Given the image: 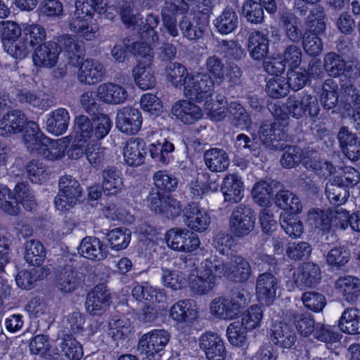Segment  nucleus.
I'll return each mask as SVG.
<instances>
[{
	"label": "nucleus",
	"mask_w": 360,
	"mask_h": 360,
	"mask_svg": "<svg viewBox=\"0 0 360 360\" xmlns=\"http://www.w3.org/2000/svg\"><path fill=\"white\" fill-rule=\"evenodd\" d=\"M339 99L338 86L333 79H327L322 84L320 101L323 108L335 112Z\"/></svg>",
	"instance_id": "nucleus-41"
},
{
	"label": "nucleus",
	"mask_w": 360,
	"mask_h": 360,
	"mask_svg": "<svg viewBox=\"0 0 360 360\" xmlns=\"http://www.w3.org/2000/svg\"><path fill=\"white\" fill-rule=\"evenodd\" d=\"M25 173L31 182L41 184L46 181L49 173L46 165L37 160H32L26 165Z\"/></svg>",
	"instance_id": "nucleus-57"
},
{
	"label": "nucleus",
	"mask_w": 360,
	"mask_h": 360,
	"mask_svg": "<svg viewBox=\"0 0 360 360\" xmlns=\"http://www.w3.org/2000/svg\"><path fill=\"white\" fill-rule=\"evenodd\" d=\"M75 131L76 141L86 143L94 137L93 122L85 115L77 116L75 119Z\"/></svg>",
	"instance_id": "nucleus-60"
},
{
	"label": "nucleus",
	"mask_w": 360,
	"mask_h": 360,
	"mask_svg": "<svg viewBox=\"0 0 360 360\" xmlns=\"http://www.w3.org/2000/svg\"><path fill=\"white\" fill-rule=\"evenodd\" d=\"M258 136L266 148L278 150L279 141L284 139L286 134L279 121L265 120L259 127Z\"/></svg>",
	"instance_id": "nucleus-11"
},
{
	"label": "nucleus",
	"mask_w": 360,
	"mask_h": 360,
	"mask_svg": "<svg viewBox=\"0 0 360 360\" xmlns=\"http://www.w3.org/2000/svg\"><path fill=\"white\" fill-rule=\"evenodd\" d=\"M229 110L233 125L248 129L252 124V120L246 110L238 103L231 102Z\"/></svg>",
	"instance_id": "nucleus-64"
},
{
	"label": "nucleus",
	"mask_w": 360,
	"mask_h": 360,
	"mask_svg": "<svg viewBox=\"0 0 360 360\" xmlns=\"http://www.w3.org/2000/svg\"><path fill=\"white\" fill-rule=\"evenodd\" d=\"M215 83L204 72L188 75L184 79V94L190 99L201 101L212 96Z\"/></svg>",
	"instance_id": "nucleus-4"
},
{
	"label": "nucleus",
	"mask_w": 360,
	"mask_h": 360,
	"mask_svg": "<svg viewBox=\"0 0 360 360\" xmlns=\"http://www.w3.org/2000/svg\"><path fill=\"white\" fill-rule=\"evenodd\" d=\"M204 68L205 73L210 76L216 84L220 85L225 80L226 66L219 56L213 55L207 57Z\"/></svg>",
	"instance_id": "nucleus-48"
},
{
	"label": "nucleus",
	"mask_w": 360,
	"mask_h": 360,
	"mask_svg": "<svg viewBox=\"0 0 360 360\" xmlns=\"http://www.w3.org/2000/svg\"><path fill=\"white\" fill-rule=\"evenodd\" d=\"M105 73V69L99 61L86 59L81 64L77 78L81 83L91 85L101 82Z\"/></svg>",
	"instance_id": "nucleus-19"
},
{
	"label": "nucleus",
	"mask_w": 360,
	"mask_h": 360,
	"mask_svg": "<svg viewBox=\"0 0 360 360\" xmlns=\"http://www.w3.org/2000/svg\"><path fill=\"white\" fill-rule=\"evenodd\" d=\"M329 210H323L319 208H314L308 212L307 219L309 224L315 229L323 231L330 229V217Z\"/></svg>",
	"instance_id": "nucleus-63"
},
{
	"label": "nucleus",
	"mask_w": 360,
	"mask_h": 360,
	"mask_svg": "<svg viewBox=\"0 0 360 360\" xmlns=\"http://www.w3.org/2000/svg\"><path fill=\"white\" fill-rule=\"evenodd\" d=\"M238 25V18L233 8L226 7L216 18L214 25L217 31L222 34L233 32Z\"/></svg>",
	"instance_id": "nucleus-44"
},
{
	"label": "nucleus",
	"mask_w": 360,
	"mask_h": 360,
	"mask_svg": "<svg viewBox=\"0 0 360 360\" xmlns=\"http://www.w3.org/2000/svg\"><path fill=\"white\" fill-rule=\"evenodd\" d=\"M81 285V278L71 266H65L57 278L56 286L63 293H71Z\"/></svg>",
	"instance_id": "nucleus-39"
},
{
	"label": "nucleus",
	"mask_w": 360,
	"mask_h": 360,
	"mask_svg": "<svg viewBox=\"0 0 360 360\" xmlns=\"http://www.w3.org/2000/svg\"><path fill=\"white\" fill-rule=\"evenodd\" d=\"M335 287L340 290L347 302L354 303L360 296V279L355 276H346L339 278Z\"/></svg>",
	"instance_id": "nucleus-34"
},
{
	"label": "nucleus",
	"mask_w": 360,
	"mask_h": 360,
	"mask_svg": "<svg viewBox=\"0 0 360 360\" xmlns=\"http://www.w3.org/2000/svg\"><path fill=\"white\" fill-rule=\"evenodd\" d=\"M79 252L84 257L92 261H101L106 258L108 250L107 246L98 238L87 236L82 239Z\"/></svg>",
	"instance_id": "nucleus-21"
},
{
	"label": "nucleus",
	"mask_w": 360,
	"mask_h": 360,
	"mask_svg": "<svg viewBox=\"0 0 360 360\" xmlns=\"http://www.w3.org/2000/svg\"><path fill=\"white\" fill-rule=\"evenodd\" d=\"M55 43L59 48L60 52L63 51L69 59L77 58V63L83 55V42L79 41L75 36L69 34H63L56 37Z\"/></svg>",
	"instance_id": "nucleus-31"
},
{
	"label": "nucleus",
	"mask_w": 360,
	"mask_h": 360,
	"mask_svg": "<svg viewBox=\"0 0 360 360\" xmlns=\"http://www.w3.org/2000/svg\"><path fill=\"white\" fill-rule=\"evenodd\" d=\"M60 50L55 41H48L38 46L32 55L36 66L52 68L58 62Z\"/></svg>",
	"instance_id": "nucleus-18"
},
{
	"label": "nucleus",
	"mask_w": 360,
	"mask_h": 360,
	"mask_svg": "<svg viewBox=\"0 0 360 360\" xmlns=\"http://www.w3.org/2000/svg\"><path fill=\"white\" fill-rule=\"evenodd\" d=\"M179 28L183 36L191 41L202 38L206 25L198 19L193 18L191 20L184 15L179 22Z\"/></svg>",
	"instance_id": "nucleus-45"
},
{
	"label": "nucleus",
	"mask_w": 360,
	"mask_h": 360,
	"mask_svg": "<svg viewBox=\"0 0 360 360\" xmlns=\"http://www.w3.org/2000/svg\"><path fill=\"white\" fill-rule=\"evenodd\" d=\"M350 259V250L345 245L333 247L326 256L327 264L335 269H342L349 262Z\"/></svg>",
	"instance_id": "nucleus-49"
},
{
	"label": "nucleus",
	"mask_w": 360,
	"mask_h": 360,
	"mask_svg": "<svg viewBox=\"0 0 360 360\" xmlns=\"http://www.w3.org/2000/svg\"><path fill=\"white\" fill-rule=\"evenodd\" d=\"M70 120L68 110L64 108H58L48 115L46 129L49 133L53 135L60 136L66 132Z\"/></svg>",
	"instance_id": "nucleus-24"
},
{
	"label": "nucleus",
	"mask_w": 360,
	"mask_h": 360,
	"mask_svg": "<svg viewBox=\"0 0 360 360\" xmlns=\"http://www.w3.org/2000/svg\"><path fill=\"white\" fill-rule=\"evenodd\" d=\"M131 322L124 316H112L108 323L109 333L115 340L124 339L130 332Z\"/></svg>",
	"instance_id": "nucleus-58"
},
{
	"label": "nucleus",
	"mask_w": 360,
	"mask_h": 360,
	"mask_svg": "<svg viewBox=\"0 0 360 360\" xmlns=\"http://www.w3.org/2000/svg\"><path fill=\"white\" fill-rule=\"evenodd\" d=\"M26 120L25 113L19 110L8 111L0 120V134L10 136L20 132Z\"/></svg>",
	"instance_id": "nucleus-22"
},
{
	"label": "nucleus",
	"mask_w": 360,
	"mask_h": 360,
	"mask_svg": "<svg viewBox=\"0 0 360 360\" xmlns=\"http://www.w3.org/2000/svg\"><path fill=\"white\" fill-rule=\"evenodd\" d=\"M274 202L280 208L293 214L300 212L302 208L299 198L288 190L278 191L274 197Z\"/></svg>",
	"instance_id": "nucleus-47"
},
{
	"label": "nucleus",
	"mask_w": 360,
	"mask_h": 360,
	"mask_svg": "<svg viewBox=\"0 0 360 360\" xmlns=\"http://www.w3.org/2000/svg\"><path fill=\"white\" fill-rule=\"evenodd\" d=\"M14 198L20 202L24 208L32 211L36 207L34 195L26 182H20L15 185L13 190Z\"/></svg>",
	"instance_id": "nucleus-55"
},
{
	"label": "nucleus",
	"mask_w": 360,
	"mask_h": 360,
	"mask_svg": "<svg viewBox=\"0 0 360 360\" xmlns=\"http://www.w3.org/2000/svg\"><path fill=\"white\" fill-rule=\"evenodd\" d=\"M111 304V293L104 283L94 286L86 295L85 308L92 316L103 314Z\"/></svg>",
	"instance_id": "nucleus-8"
},
{
	"label": "nucleus",
	"mask_w": 360,
	"mask_h": 360,
	"mask_svg": "<svg viewBox=\"0 0 360 360\" xmlns=\"http://www.w3.org/2000/svg\"><path fill=\"white\" fill-rule=\"evenodd\" d=\"M285 108L289 114L297 120L307 115L315 117L320 111L316 97L305 92L290 96L286 100Z\"/></svg>",
	"instance_id": "nucleus-3"
},
{
	"label": "nucleus",
	"mask_w": 360,
	"mask_h": 360,
	"mask_svg": "<svg viewBox=\"0 0 360 360\" xmlns=\"http://www.w3.org/2000/svg\"><path fill=\"white\" fill-rule=\"evenodd\" d=\"M264 6L254 0H248L243 5V15L252 24H261L264 21Z\"/></svg>",
	"instance_id": "nucleus-61"
},
{
	"label": "nucleus",
	"mask_w": 360,
	"mask_h": 360,
	"mask_svg": "<svg viewBox=\"0 0 360 360\" xmlns=\"http://www.w3.org/2000/svg\"><path fill=\"white\" fill-rule=\"evenodd\" d=\"M326 15L323 6L316 5L311 7L310 14L305 18L304 22L307 27L305 32L318 36L323 34L326 28Z\"/></svg>",
	"instance_id": "nucleus-36"
},
{
	"label": "nucleus",
	"mask_w": 360,
	"mask_h": 360,
	"mask_svg": "<svg viewBox=\"0 0 360 360\" xmlns=\"http://www.w3.org/2000/svg\"><path fill=\"white\" fill-rule=\"evenodd\" d=\"M146 154V143L139 138L129 139L123 149L124 160L131 167L141 165L144 162Z\"/></svg>",
	"instance_id": "nucleus-20"
},
{
	"label": "nucleus",
	"mask_w": 360,
	"mask_h": 360,
	"mask_svg": "<svg viewBox=\"0 0 360 360\" xmlns=\"http://www.w3.org/2000/svg\"><path fill=\"white\" fill-rule=\"evenodd\" d=\"M284 314L285 319L292 323L301 335L308 337L314 333L316 326L314 319L309 314L303 313L301 307L294 306L286 309Z\"/></svg>",
	"instance_id": "nucleus-17"
},
{
	"label": "nucleus",
	"mask_w": 360,
	"mask_h": 360,
	"mask_svg": "<svg viewBox=\"0 0 360 360\" xmlns=\"http://www.w3.org/2000/svg\"><path fill=\"white\" fill-rule=\"evenodd\" d=\"M338 328L345 333L360 334V310L355 307L347 308L338 321Z\"/></svg>",
	"instance_id": "nucleus-38"
},
{
	"label": "nucleus",
	"mask_w": 360,
	"mask_h": 360,
	"mask_svg": "<svg viewBox=\"0 0 360 360\" xmlns=\"http://www.w3.org/2000/svg\"><path fill=\"white\" fill-rule=\"evenodd\" d=\"M279 25L285 37L292 43L297 44L304 37L301 20L295 13L288 11L280 13Z\"/></svg>",
	"instance_id": "nucleus-16"
},
{
	"label": "nucleus",
	"mask_w": 360,
	"mask_h": 360,
	"mask_svg": "<svg viewBox=\"0 0 360 360\" xmlns=\"http://www.w3.org/2000/svg\"><path fill=\"white\" fill-rule=\"evenodd\" d=\"M207 167L213 172H221L229 166L230 160L226 152L221 148H212L204 153Z\"/></svg>",
	"instance_id": "nucleus-32"
},
{
	"label": "nucleus",
	"mask_w": 360,
	"mask_h": 360,
	"mask_svg": "<svg viewBox=\"0 0 360 360\" xmlns=\"http://www.w3.org/2000/svg\"><path fill=\"white\" fill-rule=\"evenodd\" d=\"M142 122L141 112L137 108L126 106L120 109L117 114V127L126 134H136L140 130Z\"/></svg>",
	"instance_id": "nucleus-10"
},
{
	"label": "nucleus",
	"mask_w": 360,
	"mask_h": 360,
	"mask_svg": "<svg viewBox=\"0 0 360 360\" xmlns=\"http://www.w3.org/2000/svg\"><path fill=\"white\" fill-rule=\"evenodd\" d=\"M49 274V270L44 267L20 271L16 276V283L22 289L30 290L34 287L37 281L44 279Z\"/></svg>",
	"instance_id": "nucleus-43"
},
{
	"label": "nucleus",
	"mask_w": 360,
	"mask_h": 360,
	"mask_svg": "<svg viewBox=\"0 0 360 360\" xmlns=\"http://www.w3.org/2000/svg\"><path fill=\"white\" fill-rule=\"evenodd\" d=\"M25 261L32 266H39L44 262L46 252L44 245L39 240H30L25 245Z\"/></svg>",
	"instance_id": "nucleus-50"
},
{
	"label": "nucleus",
	"mask_w": 360,
	"mask_h": 360,
	"mask_svg": "<svg viewBox=\"0 0 360 360\" xmlns=\"http://www.w3.org/2000/svg\"><path fill=\"white\" fill-rule=\"evenodd\" d=\"M94 15L86 16L82 14L79 16L74 13L69 22L70 30L87 41H91L96 38L99 32V26L92 22Z\"/></svg>",
	"instance_id": "nucleus-15"
},
{
	"label": "nucleus",
	"mask_w": 360,
	"mask_h": 360,
	"mask_svg": "<svg viewBox=\"0 0 360 360\" xmlns=\"http://www.w3.org/2000/svg\"><path fill=\"white\" fill-rule=\"evenodd\" d=\"M97 96L104 103L112 105L123 103L128 97L127 90L112 82L101 84L97 89Z\"/></svg>",
	"instance_id": "nucleus-26"
},
{
	"label": "nucleus",
	"mask_w": 360,
	"mask_h": 360,
	"mask_svg": "<svg viewBox=\"0 0 360 360\" xmlns=\"http://www.w3.org/2000/svg\"><path fill=\"white\" fill-rule=\"evenodd\" d=\"M150 65H143L140 60L132 70L134 81L142 89H152L155 86L156 78Z\"/></svg>",
	"instance_id": "nucleus-42"
},
{
	"label": "nucleus",
	"mask_w": 360,
	"mask_h": 360,
	"mask_svg": "<svg viewBox=\"0 0 360 360\" xmlns=\"http://www.w3.org/2000/svg\"><path fill=\"white\" fill-rule=\"evenodd\" d=\"M83 190L77 180L70 175L61 176L58 181V192L54 203L61 212L73 208L81 200Z\"/></svg>",
	"instance_id": "nucleus-1"
},
{
	"label": "nucleus",
	"mask_w": 360,
	"mask_h": 360,
	"mask_svg": "<svg viewBox=\"0 0 360 360\" xmlns=\"http://www.w3.org/2000/svg\"><path fill=\"white\" fill-rule=\"evenodd\" d=\"M229 262H225L222 258L216 255L205 259L201 263L202 274L209 277H213L216 283L217 278H228Z\"/></svg>",
	"instance_id": "nucleus-33"
},
{
	"label": "nucleus",
	"mask_w": 360,
	"mask_h": 360,
	"mask_svg": "<svg viewBox=\"0 0 360 360\" xmlns=\"http://www.w3.org/2000/svg\"><path fill=\"white\" fill-rule=\"evenodd\" d=\"M321 279L320 266L313 262H304L293 273V283L300 289L313 288L319 284Z\"/></svg>",
	"instance_id": "nucleus-13"
},
{
	"label": "nucleus",
	"mask_w": 360,
	"mask_h": 360,
	"mask_svg": "<svg viewBox=\"0 0 360 360\" xmlns=\"http://www.w3.org/2000/svg\"><path fill=\"white\" fill-rule=\"evenodd\" d=\"M102 190L106 195H116L123 188L121 172L114 167H108L102 172Z\"/></svg>",
	"instance_id": "nucleus-37"
},
{
	"label": "nucleus",
	"mask_w": 360,
	"mask_h": 360,
	"mask_svg": "<svg viewBox=\"0 0 360 360\" xmlns=\"http://www.w3.org/2000/svg\"><path fill=\"white\" fill-rule=\"evenodd\" d=\"M108 240L112 249H125L131 240V231L125 228H116L108 233Z\"/></svg>",
	"instance_id": "nucleus-62"
},
{
	"label": "nucleus",
	"mask_w": 360,
	"mask_h": 360,
	"mask_svg": "<svg viewBox=\"0 0 360 360\" xmlns=\"http://www.w3.org/2000/svg\"><path fill=\"white\" fill-rule=\"evenodd\" d=\"M16 96L19 102L43 110H46L53 105L49 96L41 92L21 89L18 91Z\"/></svg>",
	"instance_id": "nucleus-35"
},
{
	"label": "nucleus",
	"mask_w": 360,
	"mask_h": 360,
	"mask_svg": "<svg viewBox=\"0 0 360 360\" xmlns=\"http://www.w3.org/2000/svg\"><path fill=\"white\" fill-rule=\"evenodd\" d=\"M58 340L60 341L59 347L65 357L70 360H79L83 356V347L72 334H64Z\"/></svg>",
	"instance_id": "nucleus-46"
},
{
	"label": "nucleus",
	"mask_w": 360,
	"mask_h": 360,
	"mask_svg": "<svg viewBox=\"0 0 360 360\" xmlns=\"http://www.w3.org/2000/svg\"><path fill=\"white\" fill-rule=\"evenodd\" d=\"M215 284L213 277L203 275L200 270L197 276L189 278L188 283L190 290L198 295L207 294L214 288Z\"/></svg>",
	"instance_id": "nucleus-56"
},
{
	"label": "nucleus",
	"mask_w": 360,
	"mask_h": 360,
	"mask_svg": "<svg viewBox=\"0 0 360 360\" xmlns=\"http://www.w3.org/2000/svg\"><path fill=\"white\" fill-rule=\"evenodd\" d=\"M172 113L184 124H193L202 117V110L196 104L182 100L176 102L172 108Z\"/></svg>",
	"instance_id": "nucleus-23"
},
{
	"label": "nucleus",
	"mask_w": 360,
	"mask_h": 360,
	"mask_svg": "<svg viewBox=\"0 0 360 360\" xmlns=\"http://www.w3.org/2000/svg\"><path fill=\"white\" fill-rule=\"evenodd\" d=\"M248 50L255 60H264L269 52V39L266 35L258 30L252 32L248 39Z\"/></svg>",
	"instance_id": "nucleus-28"
},
{
	"label": "nucleus",
	"mask_w": 360,
	"mask_h": 360,
	"mask_svg": "<svg viewBox=\"0 0 360 360\" xmlns=\"http://www.w3.org/2000/svg\"><path fill=\"white\" fill-rule=\"evenodd\" d=\"M248 330L240 321L230 323L226 329V336L229 342L237 347L244 346L247 340Z\"/></svg>",
	"instance_id": "nucleus-59"
},
{
	"label": "nucleus",
	"mask_w": 360,
	"mask_h": 360,
	"mask_svg": "<svg viewBox=\"0 0 360 360\" xmlns=\"http://www.w3.org/2000/svg\"><path fill=\"white\" fill-rule=\"evenodd\" d=\"M200 347L208 360H225L226 349L221 337L214 333H203L200 338Z\"/></svg>",
	"instance_id": "nucleus-14"
},
{
	"label": "nucleus",
	"mask_w": 360,
	"mask_h": 360,
	"mask_svg": "<svg viewBox=\"0 0 360 360\" xmlns=\"http://www.w3.org/2000/svg\"><path fill=\"white\" fill-rule=\"evenodd\" d=\"M281 183L271 179L261 180L255 184L252 195L256 203L262 207L271 205V196L275 188H278Z\"/></svg>",
	"instance_id": "nucleus-29"
},
{
	"label": "nucleus",
	"mask_w": 360,
	"mask_h": 360,
	"mask_svg": "<svg viewBox=\"0 0 360 360\" xmlns=\"http://www.w3.org/2000/svg\"><path fill=\"white\" fill-rule=\"evenodd\" d=\"M171 335L164 329H155L143 334L139 340L137 350L140 354L160 355L169 342Z\"/></svg>",
	"instance_id": "nucleus-6"
},
{
	"label": "nucleus",
	"mask_w": 360,
	"mask_h": 360,
	"mask_svg": "<svg viewBox=\"0 0 360 360\" xmlns=\"http://www.w3.org/2000/svg\"><path fill=\"white\" fill-rule=\"evenodd\" d=\"M271 332L273 342L278 347L290 349L297 341L295 332L285 322L275 323L271 328Z\"/></svg>",
	"instance_id": "nucleus-25"
},
{
	"label": "nucleus",
	"mask_w": 360,
	"mask_h": 360,
	"mask_svg": "<svg viewBox=\"0 0 360 360\" xmlns=\"http://www.w3.org/2000/svg\"><path fill=\"white\" fill-rule=\"evenodd\" d=\"M221 191L224 198V202L231 204L238 203L243 198V182L236 175H227L224 179Z\"/></svg>",
	"instance_id": "nucleus-27"
},
{
	"label": "nucleus",
	"mask_w": 360,
	"mask_h": 360,
	"mask_svg": "<svg viewBox=\"0 0 360 360\" xmlns=\"http://www.w3.org/2000/svg\"><path fill=\"white\" fill-rule=\"evenodd\" d=\"M325 192L329 202L337 207H340L349 197V189L335 177L326 184Z\"/></svg>",
	"instance_id": "nucleus-40"
},
{
	"label": "nucleus",
	"mask_w": 360,
	"mask_h": 360,
	"mask_svg": "<svg viewBox=\"0 0 360 360\" xmlns=\"http://www.w3.org/2000/svg\"><path fill=\"white\" fill-rule=\"evenodd\" d=\"M228 278L236 282H245L251 276L252 271L249 262L238 255L231 257L229 261Z\"/></svg>",
	"instance_id": "nucleus-30"
},
{
	"label": "nucleus",
	"mask_w": 360,
	"mask_h": 360,
	"mask_svg": "<svg viewBox=\"0 0 360 360\" xmlns=\"http://www.w3.org/2000/svg\"><path fill=\"white\" fill-rule=\"evenodd\" d=\"M165 240L168 247L176 251L193 252L200 244L198 236L186 229L173 228L169 229Z\"/></svg>",
	"instance_id": "nucleus-5"
},
{
	"label": "nucleus",
	"mask_w": 360,
	"mask_h": 360,
	"mask_svg": "<svg viewBox=\"0 0 360 360\" xmlns=\"http://www.w3.org/2000/svg\"><path fill=\"white\" fill-rule=\"evenodd\" d=\"M196 310L192 308L191 300H179L169 310V315L174 321L184 323L196 316Z\"/></svg>",
	"instance_id": "nucleus-51"
},
{
	"label": "nucleus",
	"mask_w": 360,
	"mask_h": 360,
	"mask_svg": "<svg viewBox=\"0 0 360 360\" xmlns=\"http://www.w3.org/2000/svg\"><path fill=\"white\" fill-rule=\"evenodd\" d=\"M280 288L278 279L271 273L265 272L259 275L257 279L256 291L257 297L262 304L269 306L276 297Z\"/></svg>",
	"instance_id": "nucleus-12"
},
{
	"label": "nucleus",
	"mask_w": 360,
	"mask_h": 360,
	"mask_svg": "<svg viewBox=\"0 0 360 360\" xmlns=\"http://www.w3.org/2000/svg\"><path fill=\"white\" fill-rule=\"evenodd\" d=\"M244 295L239 294L236 298L229 299L224 297H216L210 303V312L216 318L222 320H231L236 319L241 312L244 307Z\"/></svg>",
	"instance_id": "nucleus-7"
},
{
	"label": "nucleus",
	"mask_w": 360,
	"mask_h": 360,
	"mask_svg": "<svg viewBox=\"0 0 360 360\" xmlns=\"http://www.w3.org/2000/svg\"><path fill=\"white\" fill-rule=\"evenodd\" d=\"M106 6V0H76L74 13L78 16L84 14L89 18L90 15H94L96 12L99 14L105 12Z\"/></svg>",
	"instance_id": "nucleus-54"
},
{
	"label": "nucleus",
	"mask_w": 360,
	"mask_h": 360,
	"mask_svg": "<svg viewBox=\"0 0 360 360\" xmlns=\"http://www.w3.org/2000/svg\"><path fill=\"white\" fill-rule=\"evenodd\" d=\"M255 219L253 210L248 205L240 204L233 208L229 217L230 232L237 238L245 237L253 231Z\"/></svg>",
	"instance_id": "nucleus-2"
},
{
	"label": "nucleus",
	"mask_w": 360,
	"mask_h": 360,
	"mask_svg": "<svg viewBox=\"0 0 360 360\" xmlns=\"http://www.w3.org/2000/svg\"><path fill=\"white\" fill-rule=\"evenodd\" d=\"M183 222L191 230L203 232L210 224V217L207 212L197 202H189L183 209Z\"/></svg>",
	"instance_id": "nucleus-9"
},
{
	"label": "nucleus",
	"mask_w": 360,
	"mask_h": 360,
	"mask_svg": "<svg viewBox=\"0 0 360 360\" xmlns=\"http://www.w3.org/2000/svg\"><path fill=\"white\" fill-rule=\"evenodd\" d=\"M278 150L283 151L280 162L284 168H295L301 163L303 148L292 145H279Z\"/></svg>",
	"instance_id": "nucleus-52"
},
{
	"label": "nucleus",
	"mask_w": 360,
	"mask_h": 360,
	"mask_svg": "<svg viewBox=\"0 0 360 360\" xmlns=\"http://www.w3.org/2000/svg\"><path fill=\"white\" fill-rule=\"evenodd\" d=\"M323 68L330 77H338L345 72L346 62L337 53L328 52L323 58Z\"/></svg>",
	"instance_id": "nucleus-53"
}]
</instances>
